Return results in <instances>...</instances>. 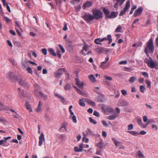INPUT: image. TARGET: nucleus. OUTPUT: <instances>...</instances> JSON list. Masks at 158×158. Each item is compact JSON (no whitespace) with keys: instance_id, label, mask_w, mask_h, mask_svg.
<instances>
[{"instance_id":"obj_1","label":"nucleus","mask_w":158,"mask_h":158,"mask_svg":"<svg viewBox=\"0 0 158 158\" xmlns=\"http://www.w3.org/2000/svg\"><path fill=\"white\" fill-rule=\"evenodd\" d=\"M154 50V46L153 44V40L151 39L147 43L144 50V52L148 57L149 55L148 53H153Z\"/></svg>"},{"instance_id":"obj_2","label":"nucleus","mask_w":158,"mask_h":158,"mask_svg":"<svg viewBox=\"0 0 158 158\" xmlns=\"http://www.w3.org/2000/svg\"><path fill=\"white\" fill-rule=\"evenodd\" d=\"M144 62L146 63L149 67L152 68L156 69L157 62L154 61L151 57H149L148 59L145 58L144 60Z\"/></svg>"},{"instance_id":"obj_3","label":"nucleus","mask_w":158,"mask_h":158,"mask_svg":"<svg viewBox=\"0 0 158 158\" xmlns=\"http://www.w3.org/2000/svg\"><path fill=\"white\" fill-rule=\"evenodd\" d=\"M93 14L94 19H98L102 17V13L100 10L97 9H95L93 11Z\"/></svg>"},{"instance_id":"obj_4","label":"nucleus","mask_w":158,"mask_h":158,"mask_svg":"<svg viewBox=\"0 0 158 158\" xmlns=\"http://www.w3.org/2000/svg\"><path fill=\"white\" fill-rule=\"evenodd\" d=\"M17 80L18 83L21 86L24 87H27L28 86V83L26 81L25 79H23L22 77H19L18 79Z\"/></svg>"},{"instance_id":"obj_5","label":"nucleus","mask_w":158,"mask_h":158,"mask_svg":"<svg viewBox=\"0 0 158 158\" xmlns=\"http://www.w3.org/2000/svg\"><path fill=\"white\" fill-rule=\"evenodd\" d=\"M130 6V3L129 1H127L126 2L125 6L124 8V10L121 11L119 13L120 16H122L124 15L125 14L126 12L128 9L129 8Z\"/></svg>"},{"instance_id":"obj_6","label":"nucleus","mask_w":158,"mask_h":158,"mask_svg":"<svg viewBox=\"0 0 158 158\" xmlns=\"http://www.w3.org/2000/svg\"><path fill=\"white\" fill-rule=\"evenodd\" d=\"M84 18L88 22H89L94 19L93 15L90 14H85L84 16Z\"/></svg>"},{"instance_id":"obj_7","label":"nucleus","mask_w":158,"mask_h":158,"mask_svg":"<svg viewBox=\"0 0 158 158\" xmlns=\"http://www.w3.org/2000/svg\"><path fill=\"white\" fill-rule=\"evenodd\" d=\"M29 60L27 59H23L22 60V67L24 70L26 69L28 66Z\"/></svg>"},{"instance_id":"obj_8","label":"nucleus","mask_w":158,"mask_h":158,"mask_svg":"<svg viewBox=\"0 0 158 158\" xmlns=\"http://www.w3.org/2000/svg\"><path fill=\"white\" fill-rule=\"evenodd\" d=\"M7 77L9 80H13L15 79L16 78V76L15 75L13 72H10L7 74Z\"/></svg>"},{"instance_id":"obj_9","label":"nucleus","mask_w":158,"mask_h":158,"mask_svg":"<svg viewBox=\"0 0 158 158\" xmlns=\"http://www.w3.org/2000/svg\"><path fill=\"white\" fill-rule=\"evenodd\" d=\"M143 119L144 122H147L145 125H143V127L144 128L147 127V125L149 124L152 122L151 120H148L147 117L146 116H143Z\"/></svg>"},{"instance_id":"obj_10","label":"nucleus","mask_w":158,"mask_h":158,"mask_svg":"<svg viewBox=\"0 0 158 158\" xmlns=\"http://www.w3.org/2000/svg\"><path fill=\"white\" fill-rule=\"evenodd\" d=\"M39 145L41 146L43 144V142L45 140L44 135L43 133H41L39 137Z\"/></svg>"},{"instance_id":"obj_11","label":"nucleus","mask_w":158,"mask_h":158,"mask_svg":"<svg viewBox=\"0 0 158 158\" xmlns=\"http://www.w3.org/2000/svg\"><path fill=\"white\" fill-rule=\"evenodd\" d=\"M76 84L80 88H82L84 85L85 84L83 82L79 80L78 78H76Z\"/></svg>"},{"instance_id":"obj_12","label":"nucleus","mask_w":158,"mask_h":158,"mask_svg":"<svg viewBox=\"0 0 158 158\" xmlns=\"http://www.w3.org/2000/svg\"><path fill=\"white\" fill-rule=\"evenodd\" d=\"M89 46L88 45L85 44L82 47V49L81 51V53L83 55L85 56L86 55L84 52V51L87 52L89 49Z\"/></svg>"},{"instance_id":"obj_13","label":"nucleus","mask_w":158,"mask_h":158,"mask_svg":"<svg viewBox=\"0 0 158 158\" xmlns=\"http://www.w3.org/2000/svg\"><path fill=\"white\" fill-rule=\"evenodd\" d=\"M83 150V144L81 143L79 145V148L77 146L74 148V151L77 152H82Z\"/></svg>"},{"instance_id":"obj_14","label":"nucleus","mask_w":158,"mask_h":158,"mask_svg":"<svg viewBox=\"0 0 158 158\" xmlns=\"http://www.w3.org/2000/svg\"><path fill=\"white\" fill-rule=\"evenodd\" d=\"M43 106V103L41 101H40L39 102L37 108L35 109L36 112L39 113L42 111V107Z\"/></svg>"},{"instance_id":"obj_15","label":"nucleus","mask_w":158,"mask_h":158,"mask_svg":"<svg viewBox=\"0 0 158 158\" xmlns=\"http://www.w3.org/2000/svg\"><path fill=\"white\" fill-rule=\"evenodd\" d=\"M64 69L63 68L59 69L55 73V76L56 77H59L61 76L62 73L64 72Z\"/></svg>"},{"instance_id":"obj_16","label":"nucleus","mask_w":158,"mask_h":158,"mask_svg":"<svg viewBox=\"0 0 158 158\" xmlns=\"http://www.w3.org/2000/svg\"><path fill=\"white\" fill-rule=\"evenodd\" d=\"M143 10L142 8H138L135 11L134 14V16L135 17H136L141 15Z\"/></svg>"},{"instance_id":"obj_17","label":"nucleus","mask_w":158,"mask_h":158,"mask_svg":"<svg viewBox=\"0 0 158 158\" xmlns=\"http://www.w3.org/2000/svg\"><path fill=\"white\" fill-rule=\"evenodd\" d=\"M95 146L100 149H102L104 146V143L103 142V141L102 139H101L100 142L98 143L95 144Z\"/></svg>"},{"instance_id":"obj_18","label":"nucleus","mask_w":158,"mask_h":158,"mask_svg":"<svg viewBox=\"0 0 158 158\" xmlns=\"http://www.w3.org/2000/svg\"><path fill=\"white\" fill-rule=\"evenodd\" d=\"M107 40H108L109 44H110L112 42V39L111 38V35H107V37L102 38V41Z\"/></svg>"},{"instance_id":"obj_19","label":"nucleus","mask_w":158,"mask_h":158,"mask_svg":"<svg viewBox=\"0 0 158 158\" xmlns=\"http://www.w3.org/2000/svg\"><path fill=\"white\" fill-rule=\"evenodd\" d=\"M92 5V3L89 2L87 1L83 4L82 6V8L84 9H86L87 8H88L91 6Z\"/></svg>"},{"instance_id":"obj_20","label":"nucleus","mask_w":158,"mask_h":158,"mask_svg":"<svg viewBox=\"0 0 158 158\" xmlns=\"http://www.w3.org/2000/svg\"><path fill=\"white\" fill-rule=\"evenodd\" d=\"M74 87L76 91L80 94L84 96L85 97H86L87 96V94L84 92H83L82 91L78 89L77 87L74 86Z\"/></svg>"},{"instance_id":"obj_21","label":"nucleus","mask_w":158,"mask_h":158,"mask_svg":"<svg viewBox=\"0 0 158 158\" xmlns=\"http://www.w3.org/2000/svg\"><path fill=\"white\" fill-rule=\"evenodd\" d=\"M118 12H116L113 11L112 12L111 14L107 16V17L110 18H115L118 15Z\"/></svg>"},{"instance_id":"obj_22","label":"nucleus","mask_w":158,"mask_h":158,"mask_svg":"<svg viewBox=\"0 0 158 158\" xmlns=\"http://www.w3.org/2000/svg\"><path fill=\"white\" fill-rule=\"evenodd\" d=\"M84 99L85 100V101L87 102L89 105H91L92 106H95V103L93 101H91L89 99L84 98Z\"/></svg>"},{"instance_id":"obj_23","label":"nucleus","mask_w":158,"mask_h":158,"mask_svg":"<svg viewBox=\"0 0 158 158\" xmlns=\"http://www.w3.org/2000/svg\"><path fill=\"white\" fill-rule=\"evenodd\" d=\"M108 67V65L106 64V63L105 62H102L101 63L100 67L102 69H105Z\"/></svg>"},{"instance_id":"obj_24","label":"nucleus","mask_w":158,"mask_h":158,"mask_svg":"<svg viewBox=\"0 0 158 158\" xmlns=\"http://www.w3.org/2000/svg\"><path fill=\"white\" fill-rule=\"evenodd\" d=\"M25 106L26 109L29 110L30 112H31L32 111L31 105L28 102H26L25 103Z\"/></svg>"},{"instance_id":"obj_25","label":"nucleus","mask_w":158,"mask_h":158,"mask_svg":"<svg viewBox=\"0 0 158 158\" xmlns=\"http://www.w3.org/2000/svg\"><path fill=\"white\" fill-rule=\"evenodd\" d=\"M84 98L83 99H80L79 100V105L81 106H85V104L84 102V101H85Z\"/></svg>"},{"instance_id":"obj_26","label":"nucleus","mask_w":158,"mask_h":158,"mask_svg":"<svg viewBox=\"0 0 158 158\" xmlns=\"http://www.w3.org/2000/svg\"><path fill=\"white\" fill-rule=\"evenodd\" d=\"M90 80L92 82H94L96 81V79L94 75L91 74L89 76Z\"/></svg>"},{"instance_id":"obj_27","label":"nucleus","mask_w":158,"mask_h":158,"mask_svg":"<svg viewBox=\"0 0 158 158\" xmlns=\"http://www.w3.org/2000/svg\"><path fill=\"white\" fill-rule=\"evenodd\" d=\"M112 140L113 142L114 143L116 146H118L119 145L120 142L116 140L114 138H112Z\"/></svg>"},{"instance_id":"obj_28","label":"nucleus","mask_w":158,"mask_h":158,"mask_svg":"<svg viewBox=\"0 0 158 158\" xmlns=\"http://www.w3.org/2000/svg\"><path fill=\"white\" fill-rule=\"evenodd\" d=\"M48 51L52 56H56V53L53 49L51 48H49Z\"/></svg>"},{"instance_id":"obj_29","label":"nucleus","mask_w":158,"mask_h":158,"mask_svg":"<svg viewBox=\"0 0 158 158\" xmlns=\"http://www.w3.org/2000/svg\"><path fill=\"white\" fill-rule=\"evenodd\" d=\"M127 132L133 135H137L139 134L138 132H137L135 131H128Z\"/></svg>"},{"instance_id":"obj_30","label":"nucleus","mask_w":158,"mask_h":158,"mask_svg":"<svg viewBox=\"0 0 158 158\" xmlns=\"http://www.w3.org/2000/svg\"><path fill=\"white\" fill-rule=\"evenodd\" d=\"M137 155L139 158H143L144 157V155L139 150H138L137 152Z\"/></svg>"},{"instance_id":"obj_31","label":"nucleus","mask_w":158,"mask_h":158,"mask_svg":"<svg viewBox=\"0 0 158 158\" xmlns=\"http://www.w3.org/2000/svg\"><path fill=\"white\" fill-rule=\"evenodd\" d=\"M117 116L116 114H113L108 116L107 118L109 120H113L116 118Z\"/></svg>"},{"instance_id":"obj_32","label":"nucleus","mask_w":158,"mask_h":158,"mask_svg":"<svg viewBox=\"0 0 158 158\" xmlns=\"http://www.w3.org/2000/svg\"><path fill=\"white\" fill-rule=\"evenodd\" d=\"M102 38H98V39H96L95 40H94V42L95 43L97 44H101V43H100L101 42H102Z\"/></svg>"},{"instance_id":"obj_33","label":"nucleus","mask_w":158,"mask_h":158,"mask_svg":"<svg viewBox=\"0 0 158 158\" xmlns=\"http://www.w3.org/2000/svg\"><path fill=\"white\" fill-rule=\"evenodd\" d=\"M70 118L71 119L74 123H76L77 122L76 117L75 115H70Z\"/></svg>"},{"instance_id":"obj_34","label":"nucleus","mask_w":158,"mask_h":158,"mask_svg":"<svg viewBox=\"0 0 158 158\" xmlns=\"http://www.w3.org/2000/svg\"><path fill=\"white\" fill-rule=\"evenodd\" d=\"M103 11L106 17H107L108 15H109V11L107 9L105 8H104L103 10Z\"/></svg>"},{"instance_id":"obj_35","label":"nucleus","mask_w":158,"mask_h":158,"mask_svg":"<svg viewBox=\"0 0 158 158\" xmlns=\"http://www.w3.org/2000/svg\"><path fill=\"white\" fill-rule=\"evenodd\" d=\"M137 79V78L135 77H130L129 79V81L130 82L133 83Z\"/></svg>"},{"instance_id":"obj_36","label":"nucleus","mask_w":158,"mask_h":158,"mask_svg":"<svg viewBox=\"0 0 158 158\" xmlns=\"http://www.w3.org/2000/svg\"><path fill=\"white\" fill-rule=\"evenodd\" d=\"M26 69L28 73H29L31 74H33V71L31 69L30 67H27Z\"/></svg>"},{"instance_id":"obj_37","label":"nucleus","mask_w":158,"mask_h":158,"mask_svg":"<svg viewBox=\"0 0 158 158\" xmlns=\"http://www.w3.org/2000/svg\"><path fill=\"white\" fill-rule=\"evenodd\" d=\"M139 89H140V91L143 93L144 92V91L145 89V86L143 85H141L140 86Z\"/></svg>"},{"instance_id":"obj_38","label":"nucleus","mask_w":158,"mask_h":158,"mask_svg":"<svg viewBox=\"0 0 158 158\" xmlns=\"http://www.w3.org/2000/svg\"><path fill=\"white\" fill-rule=\"evenodd\" d=\"M60 99L61 102L64 105H66L67 104V102L64 97H62Z\"/></svg>"},{"instance_id":"obj_39","label":"nucleus","mask_w":158,"mask_h":158,"mask_svg":"<svg viewBox=\"0 0 158 158\" xmlns=\"http://www.w3.org/2000/svg\"><path fill=\"white\" fill-rule=\"evenodd\" d=\"M137 121L139 125L143 126H143L144 125L143 124L142 119L141 118H138L137 119Z\"/></svg>"},{"instance_id":"obj_40","label":"nucleus","mask_w":158,"mask_h":158,"mask_svg":"<svg viewBox=\"0 0 158 158\" xmlns=\"http://www.w3.org/2000/svg\"><path fill=\"white\" fill-rule=\"evenodd\" d=\"M5 110V106L3 104L0 102V111Z\"/></svg>"},{"instance_id":"obj_41","label":"nucleus","mask_w":158,"mask_h":158,"mask_svg":"<svg viewBox=\"0 0 158 158\" xmlns=\"http://www.w3.org/2000/svg\"><path fill=\"white\" fill-rule=\"evenodd\" d=\"M68 124L66 123H63L61 127V128H65L67 127Z\"/></svg>"},{"instance_id":"obj_42","label":"nucleus","mask_w":158,"mask_h":158,"mask_svg":"<svg viewBox=\"0 0 158 158\" xmlns=\"http://www.w3.org/2000/svg\"><path fill=\"white\" fill-rule=\"evenodd\" d=\"M122 29V27L120 26H118L115 30V31L116 32H118L120 31Z\"/></svg>"},{"instance_id":"obj_43","label":"nucleus","mask_w":158,"mask_h":158,"mask_svg":"<svg viewBox=\"0 0 158 158\" xmlns=\"http://www.w3.org/2000/svg\"><path fill=\"white\" fill-rule=\"evenodd\" d=\"M40 94L46 100L48 99V97L47 95L44 94L42 92H40Z\"/></svg>"},{"instance_id":"obj_44","label":"nucleus","mask_w":158,"mask_h":158,"mask_svg":"<svg viewBox=\"0 0 158 158\" xmlns=\"http://www.w3.org/2000/svg\"><path fill=\"white\" fill-rule=\"evenodd\" d=\"M145 82L147 84V86L148 88H150L151 87V82L148 80H145Z\"/></svg>"},{"instance_id":"obj_45","label":"nucleus","mask_w":158,"mask_h":158,"mask_svg":"<svg viewBox=\"0 0 158 158\" xmlns=\"http://www.w3.org/2000/svg\"><path fill=\"white\" fill-rule=\"evenodd\" d=\"M41 52L44 55H46L47 54V50L45 48H43L41 50Z\"/></svg>"},{"instance_id":"obj_46","label":"nucleus","mask_w":158,"mask_h":158,"mask_svg":"<svg viewBox=\"0 0 158 158\" xmlns=\"http://www.w3.org/2000/svg\"><path fill=\"white\" fill-rule=\"evenodd\" d=\"M3 19L6 20V21L7 23H10V22L11 20L9 18L6 17H4Z\"/></svg>"},{"instance_id":"obj_47","label":"nucleus","mask_w":158,"mask_h":158,"mask_svg":"<svg viewBox=\"0 0 158 158\" xmlns=\"http://www.w3.org/2000/svg\"><path fill=\"white\" fill-rule=\"evenodd\" d=\"M89 119L90 123H93L94 124H95L96 123V122L91 117H90Z\"/></svg>"},{"instance_id":"obj_48","label":"nucleus","mask_w":158,"mask_h":158,"mask_svg":"<svg viewBox=\"0 0 158 158\" xmlns=\"http://www.w3.org/2000/svg\"><path fill=\"white\" fill-rule=\"evenodd\" d=\"M104 78L106 80L108 81H111L112 80V78L111 77L107 76H105Z\"/></svg>"},{"instance_id":"obj_49","label":"nucleus","mask_w":158,"mask_h":158,"mask_svg":"<svg viewBox=\"0 0 158 158\" xmlns=\"http://www.w3.org/2000/svg\"><path fill=\"white\" fill-rule=\"evenodd\" d=\"M113 110L111 108L106 107V112H112L113 111Z\"/></svg>"},{"instance_id":"obj_50","label":"nucleus","mask_w":158,"mask_h":158,"mask_svg":"<svg viewBox=\"0 0 158 158\" xmlns=\"http://www.w3.org/2000/svg\"><path fill=\"white\" fill-rule=\"evenodd\" d=\"M93 114L94 115H95L97 117H99V116H100V114H99V113L98 112L96 111H94V113H93Z\"/></svg>"},{"instance_id":"obj_51","label":"nucleus","mask_w":158,"mask_h":158,"mask_svg":"<svg viewBox=\"0 0 158 158\" xmlns=\"http://www.w3.org/2000/svg\"><path fill=\"white\" fill-rule=\"evenodd\" d=\"M59 46L60 50L62 51V52L63 53H64L65 52V50H64V48L63 47V46L60 44H59Z\"/></svg>"},{"instance_id":"obj_52","label":"nucleus","mask_w":158,"mask_h":158,"mask_svg":"<svg viewBox=\"0 0 158 158\" xmlns=\"http://www.w3.org/2000/svg\"><path fill=\"white\" fill-rule=\"evenodd\" d=\"M83 141L85 143H87L88 141V139L85 136H84L82 138Z\"/></svg>"},{"instance_id":"obj_53","label":"nucleus","mask_w":158,"mask_h":158,"mask_svg":"<svg viewBox=\"0 0 158 158\" xmlns=\"http://www.w3.org/2000/svg\"><path fill=\"white\" fill-rule=\"evenodd\" d=\"M121 92L122 94L124 95H125L127 94V91L124 89L122 90H121Z\"/></svg>"},{"instance_id":"obj_54","label":"nucleus","mask_w":158,"mask_h":158,"mask_svg":"<svg viewBox=\"0 0 158 158\" xmlns=\"http://www.w3.org/2000/svg\"><path fill=\"white\" fill-rule=\"evenodd\" d=\"M68 28L67 27V24L66 23L64 24V26L63 29V30L64 31H66L67 30Z\"/></svg>"},{"instance_id":"obj_55","label":"nucleus","mask_w":158,"mask_h":158,"mask_svg":"<svg viewBox=\"0 0 158 158\" xmlns=\"http://www.w3.org/2000/svg\"><path fill=\"white\" fill-rule=\"evenodd\" d=\"M70 86L69 85L67 84L65 87V89L66 90H68L70 88Z\"/></svg>"},{"instance_id":"obj_56","label":"nucleus","mask_w":158,"mask_h":158,"mask_svg":"<svg viewBox=\"0 0 158 158\" xmlns=\"http://www.w3.org/2000/svg\"><path fill=\"white\" fill-rule=\"evenodd\" d=\"M55 96L57 97L58 98H59L60 99L63 97L61 95L57 93H55Z\"/></svg>"},{"instance_id":"obj_57","label":"nucleus","mask_w":158,"mask_h":158,"mask_svg":"<svg viewBox=\"0 0 158 158\" xmlns=\"http://www.w3.org/2000/svg\"><path fill=\"white\" fill-rule=\"evenodd\" d=\"M127 61L126 60L124 61H122L119 62V64H127Z\"/></svg>"},{"instance_id":"obj_58","label":"nucleus","mask_w":158,"mask_h":158,"mask_svg":"<svg viewBox=\"0 0 158 158\" xmlns=\"http://www.w3.org/2000/svg\"><path fill=\"white\" fill-rule=\"evenodd\" d=\"M96 154L97 155H101V152L100 150H99L98 149H97L96 151Z\"/></svg>"},{"instance_id":"obj_59","label":"nucleus","mask_w":158,"mask_h":158,"mask_svg":"<svg viewBox=\"0 0 158 158\" xmlns=\"http://www.w3.org/2000/svg\"><path fill=\"white\" fill-rule=\"evenodd\" d=\"M102 124L105 126L106 127H107L108 126L107 123L104 120L102 121Z\"/></svg>"},{"instance_id":"obj_60","label":"nucleus","mask_w":158,"mask_h":158,"mask_svg":"<svg viewBox=\"0 0 158 158\" xmlns=\"http://www.w3.org/2000/svg\"><path fill=\"white\" fill-rule=\"evenodd\" d=\"M143 75L145 77H146L147 78L148 77V74L147 73L145 72H142V73Z\"/></svg>"},{"instance_id":"obj_61","label":"nucleus","mask_w":158,"mask_h":158,"mask_svg":"<svg viewBox=\"0 0 158 158\" xmlns=\"http://www.w3.org/2000/svg\"><path fill=\"white\" fill-rule=\"evenodd\" d=\"M125 69L126 71L129 72H131L132 70V69L129 68H125Z\"/></svg>"},{"instance_id":"obj_62","label":"nucleus","mask_w":158,"mask_h":158,"mask_svg":"<svg viewBox=\"0 0 158 158\" xmlns=\"http://www.w3.org/2000/svg\"><path fill=\"white\" fill-rule=\"evenodd\" d=\"M102 135L104 138H106L107 136V134L106 132L105 131H103L102 132Z\"/></svg>"},{"instance_id":"obj_63","label":"nucleus","mask_w":158,"mask_h":158,"mask_svg":"<svg viewBox=\"0 0 158 158\" xmlns=\"http://www.w3.org/2000/svg\"><path fill=\"white\" fill-rule=\"evenodd\" d=\"M57 54L58 57L59 58H60L61 57V55L60 54V51L59 50H57L56 52Z\"/></svg>"},{"instance_id":"obj_64","label":"nucleus","mask_w":158,"mask_h":158,"mask_svg":"<svg viewBox=\"0 0 158 158\" xmlns=\"http://www.w3.org/2000/svg\"><path fill=\"white\" fill-rule=\"evenodd\" d=\"M81 8V6H78L75 7V9L76 11H79Z\"/></svg>"}]
</instances>
